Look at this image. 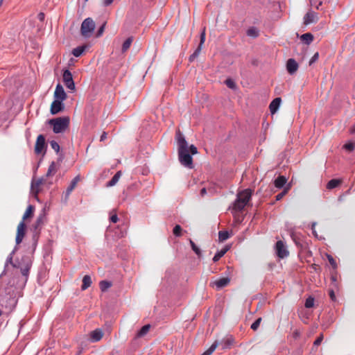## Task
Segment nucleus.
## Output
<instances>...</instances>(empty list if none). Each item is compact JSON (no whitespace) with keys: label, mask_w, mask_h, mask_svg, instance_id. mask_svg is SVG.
Here are the masks:
<instances>
[{"label":"nucleus","mask_w":355,"mask_h":355,"mask_svg":"<svg viewBox=\"0 0 355 355\" xmlns=\"http://www.w3.org/2000/svg\"><path fill=\"white\" fill-rule=\"evenodd\" d=\"M175 139L178 147V159L180 164L188 168H193V164L191 155L198 153L197 148L193 144L189 146L184 136L180 130L176 132Z\"/></svg>","instance_id":"obj_1"},{"label":"nucleus","mask_w":355,"mask_h":355,"mask_svg":"<svg viewBox=\"0 0 355 355\" xmlns=\"http://www.w3.org/2000/svg\"><path fill=\"white\" fill-rule=\"evenodd\" d=\"M252 191L250 189L239 192L232 205V209L236 211H242L250 201Z\"/></svg>","instance_id":"obj_2"},{"label":"nucleus","mask_w":355,"mask_h":355,"mask_svg":"<svg viewBox=\"0 0 355 355\" xmlns=\"http://www.w3.org/2000/svg\"><path fill=\"white\" fill-rule=\"evenodd\" d=\"M68 116L58 117L48 121V123L53 127V131L55 134L64 132L69 125Z\"/></svg>","instance_id":"obj_3"},{"label":"nucleus","mask_w":355,"mask_h":355,"mask_svg":"<svg viewBox=\"0 0 355 355\" xmlns=\"http://www.w3.org/2000/svg\"><path fill=\"white\" fill-rule=\"evenodd\" d=\"M95 28V23L94 20L90 18H86L81 24L80 32L84 37H89L92 36Z\"/></svg>","instance_id":"obj_4"},{"label":"nucleus","mask_w":355,"mask_h":355,"mask_svg":"<svg viewBox=\"0 0 355 355\" xmlns=\"http://www.w3.org/2000/svg\"><path fill=\"white\" fill-rule=\"evenodd\" d=\"M206 37V33H205V27L203 28L201 33H200V44L196 48V49L194 51V52L189 56V62H192L194 61V60L200 55L202 45L205 43Z\"/></svg>","instance_id":"obj_5"},{"label":"nucleus","mask_w":355,"mask_h":355,"mask_svg":"<svg viewBox=\"0 0 355 355\" xmlns=\"http://www.w3.org/2000/svg\"><path fill=\"white\" fill-rule=\"evenodd\" d=\"M62 80L65 85V86L70 90H74L75 83L73 80V76L71 71L69 69H65L63 71L62 74Z\"/></svg>","instance_id":"obj_6"},{"label":"nucleus","mask_w":355,"mask_h":355,"mask_svg":"<svg viewBox=\"0 0 355 355\" xmlns=\"http://www.w3.org/2000/svg\"><path fill=\"white\" fill-rule=\"evenodd\" d=\"M276 253L278 257L284 259L286 257L289 252L287 250L284 243L282 241H278L275 245Z\"/></svg>","instance_id":"obj_7"},{"label":"nucleus","mask_w":355,"mask_h":355,"mask_svg":"<svg viewBox=\"0 0 355 355\" xmlns=\"http://www.w3.org/2000/svg\"><path fill=\"white\" fill-rule=\"evenodd\" d=\"M25 230H26V225L24 221H21L17 226V231L16 235V244L19 245L21 243L24 236H25Z\"/></svg>","instance_id":"obj_8"},{"label":"nucleus","mask_w":355,"mask_h":355,"mask_svg":"<svg viewBox=\"0 0 355 355\" xmlns=\"http://www.w3.org/2000/svg\"><path fill=\"white\" fill-rule=\"evenodd\" d=\"M62 101H63L61 100L54 99L51 103L50 110L52 114H56L64 109V105Z\"/></svg>","instance_id":"obj_9"},{"label":"nucleus","mask_w":355,"mask_h":355,"mask_svg":"<svg viewBox=\"0 0 355 355\" xmlns=\"http://www.w3.org/2000/svg\"><path fill=\"white\" fill-rule=\"evenodd\" d=\"M45 148V137L43 135H40L36 140L35 146V152L36 154H40Z\"/></svg>","instance_id":"obj_10"},{"label":"nucleus","mask_w":355,"mask_h":355,"mask_svg":"<svg viewBox=\"0 0 355 355\" xmlns=\"http://www.w3.org/2000/svg\"><path fill=\"white\" fill-rule=\"evenodd\" d=\"M44 178H39L36 180H33L31 186V193L37 198V194L40 192V187L43 183Z\"/></svg>","instance_id":"obj_11"},{"label":"nucleus","mask_w":355,"mask_h":355,"mask_svg":"<svg viewBox=\"0 0 355 355\" xmlns=\"http://www.w3.org/2000/svg\"><path fill=\"white\" fill-rule=\"evenodd\" d=\"M318 20V14L312 10L309 11L304 17V24L305 25L315 23Z\"/></svg>","instance_id":"obj_12"},{"label":"nucleus","mask_w":355,"mask_h":355,"mask_svg":"<svg viewBox=\"0 0 355 355\" xmlns=\"http://www.w3.org/2000/svg\"><path fill=\"white\" fill-rule=\"evenodd\" d=\"M54 98L56 100L64 101L67 98V94L63 87L58 84L54 92Z\"/></svg>","instance_id":"obj_13"},{"label":"nucleus","mask_w":355,"mask_h":355,"mask_svg":"<svg viewBox=\"0 0 355 355\" xmlns=\"http://www.w3.org/2000/svg\"><path fill=\"white\" fill-rule=\"evenodd\" d=\"M230 282V279L229 277H221L214 282L211 284L216 288L217 290H220L225 286H227Z\"/></svg>","instance_id":"obj_14"},{"label":"nucleus","mask_w":355,"mask_h":355,"mask_svg":"<svg viewBox=\"0 0 355 355\" xmlns=\"http://www.w3.org/2000/svg\"><path fill=\"white\" fill-rule=\"evenodd\" d=\"M298 67V64L295 59L290 58L286 62V69L290 74H294L297 71Z\"/></svg>","instance_id":"obj_15"},{"label":"nucleus","mask_w":355,"mask_h":355,"mask_svg":"<svg viewBox=\"0 0 355 355\" xmlns=\"http://www.w3.org/2000/svg\"><path fill=\"white\" fill-rule=\"evenodd\" d=\"M103 332L101 329H96L90 333V340L92 343H96L103 338Z\"/></svg>","instance_id":"obj_16"},{"label":"nucleus","mask_w":355,"mask_h":355,"mask_svg":"<svg viewBox=\"0 0 355 355\" xmlns=\"http://www.w3.org/2000/svg\"><path fill=\"white\" fill-rule=\"evenodd\" d=\"M80 175L76 176L71 182L70 184L67 187L66 191H65V199L67 200L72 191L76 187L78 182L80 181Z\"/></svg>","instance_id":"obj_17"},{"label":"nucleus","mask_w":355,"mask_h":355,"mask_svg":"<svg viewBox=\"0 0 355 355\" xmlns=\"http://www.w3.org/2000/svg\"><path fill=\"white\" fill-rule=\"evenodd\" d=\"M282 102L281 98H275L270 103L269 108L272 114H275L279 109L280 104Z\"/></svg>","instance_id":"obj_18"},{"label":"nucleus","mask_w":355,"mask_h":355,"mask_svg":"<svg viewBox=\"0 0 355 355\" xmlns=\"http://www.w3.org/2000/svg\"><path fill=\"white\" fill-rule=\"evenodd\" d=\"M121 171H117L115 175L112 178V179L107 182V187H113L119 181V178L121 176Z\"/></svg>","instance_id":"obj_19"},{"label":"nucleus","mask_w":355,"mask_h":355,"mask_svg":"<svg viewBox=\"0 0 355 355\" xmlns=\"http://www.w3.org/2000/svg\"><path fill=\"white\" fill-rule=\"evenodd\" d=\"M92 283L91 277L89 275H85L83 278V284L81 286V289L85 291L91 286Z\"/></svg>","instance_id":"obj_20"},{"label":"nucleus","mask_w":355,"mask_h":355,"mask_svg":"<svg viewBox=\"0 0 355 355\" xmlns=\"http://www.w3.org/2000/svg\"><path fill=\"white\" fill-rule=\"evenodd\" d=\"M286 182H287V179L284 176L280 175V176L277 177V179H275L274 184H275V187H277L278 189H281L285 185Z\"/></svg>","instance_id":"obj_21"},{"label":"nucleus","mask_w":355,"mask_h":355,"mask_svg":"<svg viewBox=\"0 0 355 355\" xmlns=\"http://www.w3.org/2000/svg\"><path fill=\"white\" fill-rule=\"evenodd\" d=\"M229 250V247L225 246L220 250L218 251L213 257V261L217 262Z\"/></svg>","instance_id":"obj_22"},{"label":"nucleus","mask_w":355,"mask_h":355,"mask_svg":"<svg viewBox=\"0 0 355 355\" xmlns=\"http://www.w3.org/2000/svg\"><path fill=\"white\" fill-rule=\"evenodd\" d=\"M87 48V46H86V45L78 46L76 48H74L73 49L72 54L75 57H77V58L80 57L84 53V51L86 50Z\"/></svg>","instance_id":"obj_23"},{"label":"nucleus","mask_w":355,"mask_h":355,"mask_svg":"<svg viewBox=\"0 0 355 355\" xmlns=\"http://www.w3.org/2000/svg\"><path fill=\"white\" fill-rule=\"evenodd\" d=\"M301 40L304 42L305 44H311L313 40V35L310 33H306L301 35L300 37Z\"/></svg>","instance_id":"obj_24"},{"label":"nucleus","mask_w":355,"mask_h":355,"mask_svg":"<svg viewBox=\"0 0 355 355\" xmlns=\"http://www.w3.org/2000/svg\"><path fill=\"white\" fill-rule=\"evenodd\" d=\"M233 343V339L232 338H227L221 340L220 342H218V346L221 345L223 349H227L230 347Z\"/></svg>","instance_id":"obj_25"},{"label":"nucleus","mask_w":355,"mask_h":355,"mask_svg":"<svg viewBox=\"0 0 355 355\" xmlns=\"http://www.w3.org/2000/svg\"><path fill=\"white\" fill-rule=\"evenodd\" d=\"M259 31L256 27L252 26L248 29L246 34L248 37L256 38L259 36Z\"/></svg>","instance_id":"obj_26"},{"label":"nucleus","mask_w":355,"mask_h":355,"mask_svg":"<svg viewBox=\"0 0 355 355\" xmlns=\"http://www.w3.org/2000/svg\"><path fill=\"white\" fill-rule=\"evenodd\" d=\"M112 285V282L107 280L101 281L99 283L100 289L102 292H105Z\"/></svg>","instance_id":"obj_27"},{"label":"nucleus","mask_w":355,"mask_h":355,"mask_svg":"<svg viewBox=\"0 0 355 355\" xmlns=\"http://www.w3.org/2000/svg\"><path fill=\"white\" fill-rule=\"evenodd\" d=\"M341 183V181L338 179H332L329 180L327 184V189H333L336 187H337Z\"/></svg>","instance_id":"obj_28"},{"label":"nucleus","mask_w":355,"mask_h":355,"mask_svg":"<svg viewBox=\"0 0 355 355\" xmlns=\"http://www.w3.org/2000/svg\"><path fill=\"white\" fill-rule=\"evenodd\" d=\"M57 171L56 164L54 162H52L49 166L47 173L46 174V177L53 175Z\"/></svg>","instance_id":"obj_29"},{"label":"nucleus","mask_w":355,"mask_h":355,"mask_svg":"<svg viewBox=\"0 0 355 355\" xmlns=\"http://www.w3.org/2000/svg\"><path fill=\"white\" fill-rule=\"evenodd\" d=\"M132 41H133L132 37H129L124 41V42L122 44V49H121L122 52H125L130 48Z\"/></svg>","instance_id":"obj_30"},{"label":"nucleus","mask_w":355,"mask_h":355,"mask_svg":"<svg viewBox=\"0 0 355 355\" xmlns=\"http://www.w3.org/2000/svg\"><path fill=\"white\" fill-rule=\"evenodd\" d=\"M230 236L229 232L227 231H220L218 232V239L220 242H223L228 239Z\"/></svg>","instance_id":"obj_31"},{"label":"nucleus","mask_w":355,"mask_h":355,"mask_svg":"<svg viewBox=\"0 0 355 355\" xmlns=\"http://www.w3.org/2000/svg\"><path fill=\"white\" fill-rule=\"evenodd\" d=\"M150 324H146L143 326L141 329L138 331L137 336L138 337H142L145 336L150 330Z\"/></svg>","instance_id":"obj_32"},{"label":"nucleus","mask_w":355,"mask_h":355,"mask_svg":"<svg viewBox=\"0 0 355 355\" xmlns=\"http://www.w3.org/2000/svg\"><path fill=\"white\" fill-rule=\"evenodd\" d=\"M34 207L33 205H28L25 213L23 216V220H26L27 218H28L33 212Z\"/></svg>","instance_id":"obj_33"},{"label":"nucleus","mask_w":355,"mask_h":355,"mask_svg":"<svg viewBox=\"0 0 355 355\" xmlns=\"http://www.w3.org/2000/svg\"><path fill=\"white\" fill-rule=\"evenodd\" d=\"M218 347V341H215L211 347L201 355H211Z\"/></svg>","instance_id":"obj_34"},{"label":"nucleus","mask_w":355,"mask_h":355,"mask_svg":"<svg viewBox=\"0 0 355 355\" xmlns=\"http://www.w3.org/2000/svg\"><path fill=\"white\" fill-rule=\"evenodd\" d=\"M189 243L192 250L198 257H200L201 255L200 249L195 244V243L191 239H189Z\"/></svg>","instance_id":"obj_35"},{"label":"nucleus","mask_w":355,"mask_h":355,"mask_svg":"<svg viewBox=\"0 0 355 355\" xmlns=\"http://www.w3.org/2000/svg\"><path fill=\"white\" fill-rule=\"evenodd\" d=\"M314 298L311 296H309L308 298H306L305 301L304 306L307 309L312 308L314 306Z\"/></svg>","instance_id":"obj_36"},{"label":"nucleus","mask_w":355,"mask_h":355,"mask_svg":"<svg viewBox=\"0 0 355 355\" xmlns=\"http://www.w3.org/2000/svg\"><path fill=\"white\" fill-rule=\"evenodd\" d=\"M44 215H40L37 218V220H36L35 224V229L38 228L39 227H40L43 224V223H44Z\"/></svg>","instance_id":"obj_37"},{"label":"nucleus","mask_w":355,"mask_h":355,"mask_svg":"<svg viewBox=\"0 0 355 355\" xmlns=\"http://www.w3.org/2000/svg\"><path fill=\"white\" fill-rule=\"evenodd\" d=\"M225 85H227V87L230 88V89H234L236 88V84L234 82L233 80L230 79V78H227L225 81Z\"/></svg>","instance_id":"obj_38"},{"label":"nucleus","mask_w":355,"mask_h":355,"mask_svg":"<svg viewBox=\"0 0 355 355\" xmlns=\"http://www.w3.org/2000/svg\"><path fill=\"white\" fill-rule=\"evenodd\" d=\"M261 322V318H257L251 325V329L254 331L257 330L259 328L260 323Z\"/></svg>","instance_id":"obj_39"},{"label":"nucleus","mask_w":355,"mask_h":355,"mask_svg":"<svg viewBox=\"0 0 355 355\" xmlns=\"http://www.w3.org/2000/svg\"><path fill=\"white\" fill-rule=\"evenodd\" d=\"M173 234L175 236H181V232H182V227L179 225H176L173 228Z\"/></svg>","instance_id":"obj_40"},{"label":"nucleus","mask_w":355,"mask_h":355,"mask_svg":"<svg viewBox=\"0 0 355 355\" xmlns=\"http://www.w3.org/2000/svg\"><path fill=\"white\" fill-rule=\"evenodd\" d=\"M344 148L349 152L353 151L355 148V145L352 142L347 143L344 145Z\"/></svg>","instance_id":"obj_41"},{"label":"nucleus","mask_w":355,"mask_h":355,"mask_svg":"<svg viewBox=\"0 0 355 355\" xmlns=\"http://www.w3.org/2000/svg\"><path fill=\"white\" fill-rule=\"evenodd\" d=\"M50 145L56 153H58L60 151V145L55 141H51L50 142Z\"/></svg>","instance_id":"obj_42"},{"label":"nucleus","mask_w":355,"mask_h":355,"mask_svg":"<svg viewBox=\"0 0 355 355\" xmlns=\"http://www.w3.org/2000/svg\"><path fill=\"white\" fill-rule=\"evenodd\" d=\"M30 265L27 264L25 268L21 269V272L24 276L27 277L30 270Z\"/></svg>","instance_id":"obj_43"},{"label":"nucleus","mask_w":355,"mask_h":355,"mask_svg":"<svg viewBox=\"0 0 355 355\" xmlns=\"http://www.w3.org/2000/svg\"><path fill=\"white\" fill-rule=\"evenodd\" d=\"M288 189H285L283 191L277 194L275 197L277 201L280 200L287 193Z\"/></svg>","instance_id":"obj_44"},{"label":"nucleus","mask_w":355,"mask_h":355,"mask_svg":"<svg viewBox=\"0 0 355 355\" xmlns=\"http://www.w3.org/2000/svg\"><path fill=\"white\" fill-rule=\"evenodd\" d=\"M318 58H319V53L318 52H316L313 56L312 58H311V60H309V65H311L313 64L314 62H315L318 60Z\"/></svg>","instance_id":"obj_45"},{"label":"nucleus","mask_w":355,"mask_h":355,"mask_svg":"<svg viewBox=\"0 0 355 355\" xmlns=\"http://www.w3.org/2000/svg\"><path fill=\"white\" fill-rule=\"evenodd\" d=\"M9 302H10V310H12L16 306L17 301L14 298L10 297Z\"/></svg>","instance_id":"obj_46"},{"label":"nucleus","mask_w":355,"mask_h":355,"mask_svg":"<svg viewBox=\"0 0 355 355\" xmlns=\"http://www.w3.org/2000/svg\"><path fill=\"white\" fill-rule=\"evenodd\" d=\"M322 339H323V335L320 334V336L318 337V338L314 341L313 345L315 346H318L322 343Z\"/></svg>","instance_id":"obj_47"},{"label":"nucleus","mask_w":355,"mask_h":355,"mask_svg":"<svg viewBox=\"0 0 355 355\" xmlns=\"http://www.w3.org/2000/svg\"><path fill=\"white\" fill-rule=\"evenodd\" d=\"M327 258H328L329 263L332 266V267L336 268V261L334 260V259L331 255H328Z\"/></svg>","instance_id":"obj_48"},{"label":"nucleus","mask_w":355,"mask_h":355,"mask_svg":"<svg viewBox=\"0 0 355 355\" xmlns=\"http://www.w3.org/2000/svg\"><path fill=\"white\" fill-rule=\"evenodd\" d=\"M104 28H105V24H103L98 30L97 31V33H96V37H100L101 36V35L103 34V31H104Z\"/></svg>","instance_id":"obj_49"},{"label":"nucleus","mask_w":355,"mask_h":355,"mask_svg":"<svg viewBox=\"0 0 355 355\" xmlns=\"http://www.w3.org/2000/svg\"><path fill=\"white\" fill-rule=\"evenodd\" d=\"M110 220L112 223H116L119 220V218L117 215L114 214L110 217Z\"/></svg>","instance_id":"obj_50"},{"label":"nucleus","mask_w":355,"mask_h":355,"mask_svg":"<svg viewBox=\"0 0 355 355\" xmlns=\"http://www.w3.org/2000/svg\"><path fill=\"white\" fill-rule=\"evenodd\" d=\"M15 253V250H12V252L9 254V256L8 257L7 259H6V263H12V256Z\"/></svg>","instance_id":"obj_51"},{"label":"nucleus","mask_w":355,"mask_h":355,"mask_svg":"<svg viewBox=\"0 0 355 355\" xmlns=\"http://www.w3.org/2000/svg\"><path fill=\"white\" fill-rule=\"evenodd\" d=\"M107 132H103L102 133V135H101L100 141H105L107 139Z\"/></svg>","instance_id":"obj_52"},{"label":"nucleus","mask_w":355,"mask_h":355,"mask_svg":"<svg viewBox=\"0 0 355 355\" xmlns=\"http://www.w3.org/2000/svg\"><path fill=\"white\" fill-rule=\"evenodd\" d=\"M329 293V296H330L331 300L334 301L336 300V295H335L334 291L333 290H330Z\"/></svg>","instance_id":"obj_53"},{"label":"nucleus","mask_w":355,"mask_h":355,"mask_svg":"<svg viewBox=\"0 0 355 355\" xmlns=\"http://www.w3.org/2000/svg\"><path fill=\"white\" fill-rule=\"evenodd\" d=\"M114 0H103V5L107 6L110 5Z\"/></svg>","instance_id":"obj_54"},{"label":"nucleus","mask_w":355,"mask_h":355,"mask_svg":"<svg viewBox=\"0 0 355 355\" xmlns=\"http://www.w3.org/2000/svg\"><path fill=\"white\" fill-rule=\"evenodd\" d=\"M348 192H349V191H347V192H345L343 195L340 196L338 197V200L339 202H342L343 200H344V197H345V196L346 195V193H347Z\"/></svg>","instance_id":"obj_55"},{"label":"nucleus","mask_w":355,"mask_h":355,"mask_svg":"<svg viewBox=\"0 0 355 355\" xmlns=\"http://www.w3.org/2000/svg\"><path fill=\"white\" fill-rule=\"evenodd\" d=\"M38 19L40 20V21H43L44 19V14L43 12H40L38 14Z\"/></svg>","instance_id":"obj_56"},{"label":"nucleus","mask_w":355,"mask_h":355,"mask_svg":"<svg viewBox=\"0 0 355 355\" xmlns=\"http://www.w3.org/2000/svg\"><path fill=\"white\" fill-rule=\"evenodd\" d=\"M206 193H207V189H206V188H202V189L200 190V196H201L202 197H203Z\"/></svg>","instance_id":"obj_57"},{"label":"nucleus","mask_w":355,"mask_h":355,"mask_svg":"<svg viewBox=\"0 0 355 355\" xmlns=\"http://www.w3.org/2000/svg\"><path fill=\"white\" fill-rule=\"evenodd\" d=\"M299 336H300V332H299L297 330H295V331L293 332V337H294L295 338H297Z\"/></svg>","instance_id":"obj_58"},{"label":"nucleus","mask_w":355,"mask_h":355,"mask_svg":"<svg viewBox=\"0 0 355 355\" xmlns=\"http://www.w3.org/2000/svg\"><path fill=\"white\" fill-rule=\"evenodd\" d=\"M315 225H316V223L315 222H313L311 223V230H315Z\"/></svg>","instance_id":"obj_59"},{"label":"nucleus","mask_w":355,"mask_h":355,"mask_svg":"<svg viewBox=\"0 0 355 355\" xmlns=\"http://www.w3.org/2000/svg\"><path fill=\"white\" fill-rule=\"evenodd\" d=\"M312 230V233L315 236V237H318V234H317V232L315 231V230Z\"/></svg>","instance_id":"obj_60"},{"label":"nucleus","mask_w":355,"mask_h":355,"mask_svg":"<svg viewBox=\"0 0 355 355\" xmlns=\"http://www.w3.org/2000/svg\"><path fill=\"white\" fill-rule=\"evenodd\" d=\"M322 1H320L319 3L315 6L316 9H319L320 8V6L322 5Z\"/></svg>","instance_id":"obj_61"},{"label":"nucleus","mask_w":355,"mask_h":355,"mask_svg":"<svg viewBox=\"0 0 355 355\" xmlns=\"http://www.w3.org/2000/svg\"><path fill=\"white\" fill-rule=\"evenodd\" d=\"M2 3H3V0H0V6H1Z\"/></svg>","instance_id":"obj_62"},{"label":"nucleus","mask_w":355,"mask_h":355,"mask_svg":"<svg viewBox=\"0 0 355 355\" xmlns=\"http://www.w3.org/2000/svg\"><path fill=\"white\" fill-rule=\"evenodd\" d=\"M2 315V311L0 310V316Z\"/></svg>","instance_id":"obj_63"}]
</instances>
